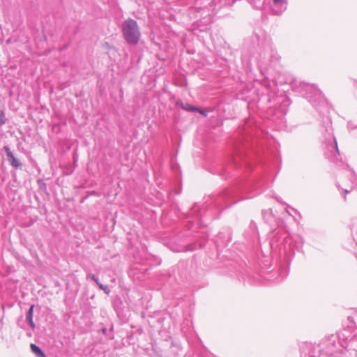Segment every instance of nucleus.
Wrapping results in <instances>:
<instances>
[{
  "label": "nucleus",
  "mask_w": 357,
  "mask_h": 357,
  "mask_svg": "<svg viewBox=\"0 0 357 357\" xmlns=\"http://www.w3.org/2000/svg\"><path fill=\"white\" fill-rule=\"evenodd\" d=\"M344 334L330 335L326 336L320 342V350L326 354L335 356L341 347H344Z\"/></svg>",
  "instance_id": "3"
},
{
  "label": "nucleus",
  "mask_w": 357,
  "mask_h": 357,
  "mask_svg": "<svg viewBox=\"0 0 357 357\" xmlns=\"http://www.w3.org/2000/svg\"><path fill=\"white\" fill-rule=\"evenodd\" d=\"M271 9L275 15H281L287 8V0H272Z\"/></svg>",
  "instance_id": "8"
},
{
  "label": "nucleus",
  "mask_w": 357,
  "mask_h": 357,
  "mask_svg": "<svg viewBox=\"0 0 357 357\" xmlns=\"http://www.w3.org/2000/svg\"><path fill=\"white\" fill-rule=\"evenodd\" d=\"M292 89L307 99L313 105H315L317 102H319L322 100L323 96L321 91L314 84L295 82L293 83Z\"/></svg>",
  "instance_id": "2"
},
{
  "label": "nucleus",
  "mask_w": 357,
  "mask_h": 357,
  "mask_svg": "<svg viewBox=\"0 0 357 357\" xmlns=\"http://www.w3.org/2000/svg\"><path fill=\"white\" fill-rule=\"evenodd\" d=\"M98 287H99L100 289L103 290V291H104V292H105V294H109V292H110V289H109V287H108L107 286L103 285V284H102V283H100H100H98Z\"/></svg>",
  "instance_id": "15"
},
{
  "label": "nucleus",
  "mask_w": 357,
  "mask_h": 357,
  "mask_svg": "<svg viewBox=\"0 0 357 357\" xmlns=\"http://www.w3.org/2000/svg\"><path fill=\"white\" fill-rule=\"evenodd\" d=\"M348 192H349V191H348L347 190H344V195H343V196H344V199L346 198V195H347Z\"/></svg>",
  "instance_id": "19"
},
{
  "label": "nucleus",
  "mask_w": 357,
  "mask_h": 357,
  "mask_svg": "<svg viewBox=\"0 0 357 357\" xmlns=\"http://www.w3.org/2000/svg\"><path fill=\"white\" fill-rule=\"evenodd\" d=\"M197 112H199V113H201L202 114H203L204 116H207V112L206 111H203V110H201L199 109H198V110H197Z\"/></svg>",
  "instance_id": "18"
},
{
  "label": "nucleus",
  "mask_w": 357,
  "mask_h": 357,
  "mask_svg": "<svg viewBox=\"0 0 357 357\" xmlns=\"http://www.w3.org/2000/svg\"><path fill=\"white\" fill-rule=\"evenodd\" d=\"M303 239L301 236L294 235L285 237L284 250L288 257L294 255V250L301 248L303 245Z\"/></svg>",
  "instance_id": "7"
},
{
  "label": "nucleus",
  "mask_w": 357,
  "mask_h": 357,
  "mask_svg": "<svg viewBox=\"0 0 357 357\" xmlns=\"http://www.w3.org/2000/svg\"><path fill=\"white\" fill-rule=\"evenodd\" d=\"M348 319H349V320L351 322H354V321H353V319H352V318H351V317H349V318H348Z\"/></svg>",
  "instance_id": "20"
},
{
  "label": "nucleus",
  "mask_w": 357,
  "mask_h": 357,
  "mask_svg": "<svg viewBox=\"0 0 357 357\" xmlns=\"http://www.w3.org/2000/svg\"><path fill=\"white\" fill-rule=\"evenodd\" d=\"M312 357H317L316 356H312Z\"/></svg>",
  "instance_id": "21"
},
{
  "label": "nucleus",
  "mask_w": 357,
  "mask_h": 357,
  "mask_svg": "<svg viewBox=\"0 0 357 357\" xmlns=\"http://www.w3.org/2000/svg\"><path fill=\"white\" fill-rule=\"evenodd\" d=\"M351 234L354 238V240L357 243V218L354 219L351 224Z\"/></svg>",
  "instance_id": "12"
},
{
  "label": "nucleus",
  "mask_w": 357,
  "mask_h": 357,
  "mask_svg": "<svg viewBox=\"0 0 357 357\" xmlns=\"http://www.w3.org/2000/svg\"><path fill=\"white\" fill-rule=\"evenodd\" d=\"M279 60L280 57L277 51L271 44H266L260 50L257 58L258 65L261 73L266 79L274 78L271 75V71L278 67Z\"/></svg>",
  "instance_id": "1"
},
{
  "label": "nucleus",
  "mask_w": 357,
  "mask_h": 357,
  "mask_svg": "<svg viewBox=\"0 0 357 357\" xmlns=\"http://www.w3.org/2000/svg\"><path fill=\"white\" fill-rule=\"evenodd\" d=\"M122 33L124 39L129 45H136L138 43L141 33L137 22L132 19L125 20L121 26Z\"/></svg>",
  "instance_id": "5"
},
{
  "label": "nucleus",
  "mask_w": 357,
  "mask_h": 357,
  "mask_svg": "<svg viewBox=\"0 0 357 357\" xmlns=\"http://www.w3.org/2000/svg\"><path fill=\"white\" fill-rule=\"evenodd\" d=\"M3 149L6 153L7 160L13 167L15 168H21L22 163L14 156L10 149L8 146H5Z\"/></svg>",
  "instance_id": "9"
},
{
  "label": "nucleus",
  "mask_w": 357,
  "mask_h": 357,
  "mask_svg": "<svg viewBox=\"0 0 357 357\" xmlns=\"http://www.w3.org/2000/svg\"><path fill=\"white\" fill-rule=\"evenodd\" d=\"M234 1L235 0H220L218 3L219 8L225 6H231Z\"/></svg>",
  "instance_id": "13"
},
{
  "label": "nucleus",
  "mask_w": 357,
  "mask_h": 357,
  "mask_svg": "<svg viewBox=\"0 0 357 357\" xmlns=\"http://www.w3.org/2000/svg\"><path fill=\"white\" fill-rule=\"evenodd\" d=\"M31 351L37 356V357H46L45 353L42 351V349L35 344H31Z\"/></svg>",
  "instance_id": "11"
},
{
  "label": "nucleus",
  "mask_w": 357,
  "mask_h": 357,
  "mask_svg": "<svg viewBox=\"0 0 357 357\" xmlns=\"http://www.w3.org/2000/svg\"><path fill=\"white\" fill-rule=\"evenodd\" d=\"M88 277L90 278L91 279H92L96 283L97 285H98V283H100L98 278L96 277L95 275L89 274Z\"/></svg>",
  "instance_id": "17"
},
{
  "label": "nucleus",
  "mask_w": 357,
  "mask_h": 357,
  "mask_svg": "<svg viewBox=\"0 0 357 357\" xmlns=\"http://www.w3.org/2000/svg\"><path fill=\"white\" fill-rule=\"evenodd\" d=\"M34 305H31L26 314V321L32 329L35 328V324L33 320Z\"/></svg>",
  "instance_id": "10"
},
{
  "label": "nucleus",
  "mask_w": 357,
  "mask_h": 357,
  "mask_svg": "<svg viewBox=\"0 0 357 357\" xmlns=\"http://www.w3.org/2000/svg\"><path fill=\"white\" fill-rule=\"evenodd\" d=\"M324 134V139L322 141L323 145L326 149L325 155L330 160H337L339 156V150L337 147V143L335 137L333 135V130L331 126V123H328Z\"/></svg>",
  "instance_id": "4"
},
{
  "label": "nucleus",
  "mask_w": 357,
  "mask_h": 357,
  "mask_svg": "<svg viewBox=\"0 0 357 357\" xmlns=\"http://www.w3.org/2000/svg\"><path fill=\"white\" fill-rule=\"evenodd\" d=\"M335 357H357V335L344 340V347H341Z\"/></svg>",
  "instance_id": "6"
},
{
  "label": "nucleus",
  "mask_w": 357,
  "mask_h": 357,
  "mask_svg": "<svg viewBox=\"0 0 357 357\" xmlns=\"http://www.w3.org/2000/svg\"><path fill=\"white\" fill-rule=\"evenodd\" d=\"M6 123V116L3 111L0 110V126Z\"/></svg>",
  "instance_id": "16"
},
{
  "label": "nucleus",
  "mask_w": 357,
  "mask_h": 357,
  "mask_svg": "<svg viewBox=\"0 0 357 357\" xmlns=\"http://www.w3.org/2000/svg\"><path fill=\"white\" fill-rule=\"evenodd\" d=\"M182 108L186 111H192V112H194V111H196V110H198V108L194 107V106H192L189 104H185V105H182Z\"/></svg>",
  "instance_id": "14"
}]
</instances>
